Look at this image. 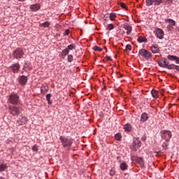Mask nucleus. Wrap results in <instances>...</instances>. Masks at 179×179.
Masks as SVG:
<instances>
[{
  "label": "nucleus",
  "mask_w": 179,
  "mask_h": 179,
  "mask_svg": "<svg viewBox=\"0 0 179 179\" xmlns=\"http://www.w3.org/2000/svg\"><path fill=\"white\" fill-rule=\"evenodd\" d=\"M10 68H11L14 73H17V72H19V69H20V64H19V63H15L12 64Z\"/></svg>",
  "instance_id": "12"
},
{
  "label": "nucleus",
  "mask_w": 179,
  "mask_h": 179,
  "mask_svg": "<svg viewBox=\"0 0 179 179\" xmlns=\"http://www.w3.org/2000/svg\"><path fill=\"white\" fill-rule=\"evenodd\" d=\"M166 22L169 23V26H176V21L171 19L166 20Z\"/></svg>",
  "instance_id": "30"
},
{
  "label": "nucleus",
  "mask_w": 179,
  "mask_h": 179,
  "mask_svg": "<svg viewBox=\"0 0 179 179\" xmlns=\"http://www.w3.org/2000/svg\"><path fill=\"white\" fill-rule=\"evenodd\" d=\"M175 61H176V64H179V57H177V58L176 59Z\"/></svg>",
  "instance_id": "47"
},
{
  "label": "nucleus",
  "mask_w": 179,
  "mask_h": 179,
  "mask_svg": "<svg viewBox=\"0 0 179 179\" xmlns=\"http://www.w3.org/2000/svg\"><path fill=\"white\" fill-rule=\"evenodd\" d=\"M52 95H51V94H48L46 95V100L48 101V103L51 106V104H52V101L51 100V97Z\"/></svg>",
  "instance_id": "23"
},
{
  "label": "nucleus",
  "mask_w": 179,
  "mask_h": 179,
  "mask_svg": "<svg viewBox=\"0 0 179 179\" xmlns=\"http://www.w3.org/2000/svg\"><path fill=\"white\" fill-rule=\"evenodd\" d=\"M17 122L18 123V125H23V124L27 122V117H22V118H19L17 119Z\"/></svg>",
  "instance_id": "14"
},
{
  "label": "nucleus",
  "mask_w": 179,
  "mask_h": 179,
  "mask_svg": "<svg viewBox=\"0 0 179 179\" xmlns=\"http://www.w3.org/2000/svg\"><path fill=\"white\" fill-rule=\"evenodd\" d=\"M142 141H146V137L145 136H143V137H142Z\"/></svg>",
  "instance_id": "48"
},
{
  "label": "nucleus",
  "mask_w": 179,
  "mask_h": 179,
  "mask_svg": "<svg viewBox=\"0 0 179 179\" xmlns=\"http://www.w3.org/2000/svg\"><path fill=\"white\" fill-rule=\"evenodd\" d=\"M127 169H128V165L127 164V163L123 162L120 164L121 170H122L124 171V170H127Z\"/></svg>",
  "instance_id": "25"
},
{
  "label": "nucleus",
  "mask_w": 179,
  "mask_h": 179,
  "mask_svg": "<svg viewBox=\"0 0 179 179\" xmlns=\"http://www.w3.org/2000/svg\"><path fill=\"white\" fill-rule=\"evenodd\" d=\"M8 101L9 103H10V104H13V106H17L20 103L19 96H17V94L15 93H13L10 95Z\"/></svg>",
  "instance_id": "2"
},
{
  "label": "nucleus",
  "mask_w": 179,
  "mask_h": 179,
  "mask_svg": "<svg viewBox=\"0 0 179 179\" xmlns=\"http://www.w3.org/2000/svg\"><path fill=\"white\" fill-rule=\"evenodd\" d=\"M145 3L147 6H151L155 3V0H145Z\"/></svg>",
  "instance_id": "27"
},
{
  "label": "nucleus",
  "mask_w": 179,
  "mask_h": 179,
  "mask_svg": "<svg viewBox=\"0 0 179 179\" xmlns=\"http://www.w3.org/2000/svg\"><path fill=\"white\" fill-rule=\"evenodd\" d=\"M138 55L145 59H150L152 57V53L146 49H141L138 52Z\"/></svg>",
  "instance_id": "3"
},
{
  "label": "nucleus",
  "mask_w": 179,
  "mask_h": 179,
  "mask_svg": "<svg viewBox=\"0 0 179 179\" xmlns=\"http://www.w3.org/2000/svg\"><path fill=\"white\" fill-rule=\"evenodd\" d=\"M93 50H94V51H99V52L103 51V48H100L99 46H94L93 48Z\"/></svg>",
  "instance_id": "37"
},
{
  "label": "nucleus",
  "mask_w": 179,
  "mask_h": 179,
  "mask_svg": "<svg viewBox=\"0 0 179 179\" xmlns=\"http://www.w3.org/2000/svg\"><path fill=\"white\" fill-rule=\"evenodd\" d=\"M156 37L157 38H159V40H162L164 37V32L163 31V29L157 28L155 31H154Z\"/></svg>",
  "instance_id": "8"
},
{
  "label": "nucleus",
  "mask_w": 179,
  "mask_h": 179,
  "mask_svg": "<svg viewBox=\"0 0 179 179\" xmlns=\"http://www.w3.org/2000/svg\"><path fill=\"white\" fill-rule=\"evenodd\" d=\"M136 163H138L141 167H143L145 166V162H143V159L141 157H138Z\"/></svg>",
  "instance_id": "18"
},
{
  "label": "nucleus",
  "mask_w": 179,
  "mask_h": 179,
  "mask_svg": "<svg viewBox=\"0 0 179 179\" xmlns=\"http://www.w3.org/2000/svg\"><path fill=\"white\" fill-rule=\"evenodd\" d=\"M167 30H169V31H173L174 30V27H173V25H168Z\"/></svg>",
  "instance_id": "41"
},
{
  "label": "nucleus",
  "mask_w": 179,
  "mask_h": 179,
  "mask_svg": "<svg viewBox=\"0 0 179 179\" xmlns=\"http://www.w3.org/2000/svg\"><path fill=\"white\" fill-rule=\"evenodd\" d=\"M162 148L166 150V149H169V141H165L162 144Z\"/></svg>",
  "instance_id": "35"
},
{
  "label": "nucleus",
  "mask_w": 179,
  "mask_h": 179,
  "mask_svg": "<svg viewBox=\"0 0 179 179\" xmlns=\"http://www.w3.org/2000/svg\"><path fill=\"white\" fill-rule=\"evenodd\" d=\"M160 3H163V0H154V5L155 6H159Z\"/></svg>",
  "instance_id": "32"
},
{
  "label": "nucleus",
  "mask_w": 179,
  "mask_h": 179,
  "mask_svg": "<svg viewBox=\"0 0 179 179\" xmlns=\"http://www.w3.org/2000/svg\"><path fill=\"white\" fill-rule=\"evenodd\" d=\"M8 111L11 115H19L20 114V110H19V108L15 106H10L8 107Z\"/></svg>",
  "instance_id": "7"
},
{
  "label": "nucleus",
  "mask_w": 179,
  "mask_h": 179,
  "mask_svg": "<svg viewBox=\"0 0 179 179\" xmlns=\"http://www.w3.org/2000/svg\"><path fill=\"white\" fill-rule=\"evenodd\" d=\"M23 55H24V52L22 48H17L13 52V58H15V59H20V58H23Z\"/></svg>",
  "instance_id": "5"
},
{
  "label": "nucleus",
  "mask_w": 179,
  "mask_h": 179,
  "mask_svg": "<svg viewBox=\"0 0 179 179\" xmlns=\"http://www.w3.org/2000/svg\"><path fill=\"white\" fill-rule=\"evenodd\" d=\"M114 174H115V172L113 170H110V176H111L113 177V176H114Z\"/></svg>",
  "instance_id": "45"
},
{
  "label": "nucleus",
  "mask_w": 179,
  "mask_h": 179,
  "mask_svg": "<svg viewBox=\"0 0 179 179\" xmlns=\"http://www.w3.org/2000/svg\"><path fill=\"white\" fill-rule=\"evenodd\" d=\"M151 94L154 99H158L159 98V92L156 90H152L151 91Z\"/></svg>",
  "instance_id": "21"
},
{
  "label": "nucleus",
  "mask_w": 179,
  "mask_h": 179,
  "mask_svg": "<svg viewBox=\"0 0 179 179\" xmlns=\"http://www.w3.org/2000/svg\"><path fill=\"white\" fill-rule=\"evenodd\" d=\"M168 64L169 61H167L166 58H162L158 61V64L161 66V68H166Z\"/></svg>",
  "instance_id": "11"
},
{
  "label": "nucleus",
  "mask_w": 179,
  "mask_h": 179,
  "mask_svg": "<svg viewBox=\"0 0 179 179\" xmlns=\"http://www.w3.org/2000/svg\"><path fill=\"white\" fill-rule=\"evenodd\" d=\"M123 27H124V30H127V36H129V34H131V33L132 31V27L131 25L126 24V25H124Z\"/></svg>",
  "instance_id": "16"
},
{
  "label": "nucleus",
  "mask_w": 179,
  "mask_h": 179,
  "mask_svg": "<svg viewBox=\"0 0 179 179\" xmlns=\"http://www.w3.org/2000/svg\"><path fill=\"white\" fill-rule=\"evenodd\" d=\"M75 48H76V46L75 45H69L67 48L62 51V52L59 54V57H61L62 58L66 57V55H69V51H72V50H75Z\"/></svg>",
  "instance_id": "1"
},
{
  "label": "nucleus",
  "mask_w": 179,
  "mask_h": 179,
  "mask_svg": "<svg viewBox=\"0 0 179 179\" xmlns=\"http://www.w3.org/2000/svg\"><path fill=\"white\" fill-rule=\"evenodd\" d=\"M122 138V136H121V133H117L115 135V138L116 141H121V138Z\"/></svg>",
  "instance_id": "33"
},
{
  "label": "nucleus",
  "mask_w": 179,
  "mask_h": 179,
  "mask_svg": "<svg viewBox=\"0 0 179 179\" xmlns=\"http://www.w3.org/2000/svg\"><path fill=\"white\" fill-rule=\"evenodd\" d=\"M8 1H10V0H8Z\"/></svg>",
  "instance_id": "52"
},
{
  "label": "nucleus",
  "mask_w": 179,
  "mask_h": 179,
  "mask_svg": "<svg viewBox=\"0 0 179 179\" xmlns=\"http://www.w3.org/2000/svg\"><path fill=\"white\" fill-rule=\"evenodd\" d=\"M151 51L153 54H157V52H160V49H159V45H152L151 46Z\"/></svg>",
  "instance_id": "13"
},
{
  "label": "nucleus",
  "mask_w": 179,
  "mask_h": 179,
  "mask_svg": "<svg viewBox=\"0 0 179 179\" xmlns=\"http://www.w3.org/2000/svg\"><path fill=\"white\" fill-rule=\"evenodd\" d=\"M8 169V166L6 164H0V172L5 171Z\"/></svg>",
  "instance_id": "26"
},
{
  "label": "nucleus",
  "mask_w": 179,
  "mask_h": 179,
  "mask_svg": "<svg viewBox=\"0 0 179 179\" xmlns=\"http://www.w3.org/2000/svg\"><path fill=\"white\" fill-rule=\"evenodd\" d=\"M32 150L34 152H37V150H38V148H37V145H34L32 148Z\"/></svg>",
  "instance_id": "44"
},
{
  "label": "nucleus",
  "mask_w": 179,
  "mask_h": 179,
  "mask_svg": "<svg viewBox=\"0 0 179 179\" xmlns=\"http://www.w3.org/2000/svg\"><path fill=\"white\" fill-rule=\"evenodd\" d=\"M124 129L126 131V132H131V131H132V126L131 124H126L124 126Z\"/></svg>",
  "instance_id": "19"
},
{
  "label": "nucleus",
  "mask_w": 179,
  "mask_h": 179,
  "mask_svg": "<svg viewBox=\"0 0 179 179\" xmlns=\"http://www.w3.org/2000/svg\"><path fill=\"white\" fill-rule=\"evenodd\" d=\"M0 179H6V178L1 176L0 177Z\"/></svg>",
  "instance_id": "49"
},
{
  "label": "nucleus",
  "mask_w": 179,
  "mask_h": 179,
  "mask_svg": "<svg viewBox=\"0 0 179 179\" xmlns=\"http://www.w3.org/2000/svg\"><path fill=\"white\" fill-rule=\"evenodd\" d=\"M164 2V3H172L173 0H162V3Z\"/></svg>",
  "instance_id": "43"
},
{
  "label": "nucleus",
  "mask_w": 179,
  "mask_h": 179,
  "mask_svg": "<svg viewBox=\"0 0 179 179\" xmlns=\"http://www.w3.org/2000/svg\"><path fill=\"white\" fill-rule=\"evenodd\" d=\"M161 136L166 142H169L170 139H171V131L169 130H162L161 131Z\"/></svg>",
  "instance_id": "6"
},
{
  "label": "nucleus",
  "mask_w": 179,
  "mask_h": 179,
  "mask_svg": "<svg viewBox=\"0 0 179 179\" xmlns=\"http://www.w3.org/2000/svg\"><path fill=\"white\" fill-rule=\"evenodd\" d=\"M19 1H24V0H19Z\"/></svg>",
  "instance_id": "51"
},
{
  "label": "nucleus",
  "mask_w": 179,
  "mask_h": 179,
  "mask_svg": "<svg viewBox=\"0 0 179 179\" xmlns=\"http://www.w3.org/2000/svg\"><path fill=\"white\" fill-rule=\"evenodd\" d=\"M158 153H162V151H159Z\"/></svg>",
  "instance_id": "50"
},
{
  "label": "nucleus",
  "mask_w": 179,
  "mask_h": 179,
  "mask_svg": "<svg viewBox=\"0 0 179 179\" xmlns=\"http://www.w3.org/2000/svg\"><path fill=\"white\" fill-rule=\"evenodd\" d=\"M120 6L123 9H125V10H128V6H127V4H125L124 3H120Z\"/></svg>",
  "instance_id": "38"
},
{
  "label": "nucleus",
  "mask_w": 179,
  "mask_h": 179,
  "mask_svg": "<svg viewBox=\"0 0 179 179\" xmlns=\"http://www.w3.org/2000/svg\"><path fill=\"white\" fill-rule=\"evenodd\" d=\"M30 9H31L34 12H36L40 9V5L38 3L32 4L30 6Z\"/></svg>",
  "instance_id": "17"
},
{
  "label": "nucleus",
  "mask_w": 179,
  "mask_h": 179,
  "mask_svg": "<svg viewBox=\"0 0 179 179\" xmlns=\"http://www.w3.org/2000/svg\"><path fill=\"white\" fill-rule=\"evenodd\" d=\"M59 139L64 148H71V146H72V139L65 138L62 136L59 137Z\"/></svg>",
  "instance_id": "4"
},
{
  "label": "nucleus",
  "mask_w": 179,
  "mask_h": 179,
  "mask_svg": "<svg viewBox=\"0 0 179 179\" xmlns=\"http://www.w3.org/2000/svg\"><path fill=\"white\" fill-rule=\"evenodd\" d=\"M67 61L68 62H72L73 61V55H69L67 57Z\"/></svg>",
  "instance_id": "36"
},
{
  "label": "nucleus",
  "mask_w": 179,
  "mask_h": 179,
  "mask_svg": "<svg viewBox=\"0 0 179 179\" xmlns=\"http://www.w3.org/2000/svg\"><path fill=\"white\" fill-rule=\"evenodd\" d=\"M48 85H43L41 87V93H43V94H45V93H47V92H48Z\"/></svg>",
  "instance_id": "20"
},
{
  "label": "nucleus",
  "mask_w": 179,
  "mask_h": 179,
  "mask_svg": "<svg viewBox=\"0 0 179 179\" xmlns=\"http://www.w3.org/2000/svg\"><path fill=\"white\" fill-rule=\"evenodd\" d=\"M166 68H167L168 69H176L177 71L178 68V65H175V64H167Z\"/></svg>",
  "instance_id": "22"
},
{
  "label": "nucleus",
  "mask_w": 179,
  "mask_h": 179,
  "mask_svg": "<svg viewBox=\"0 0 179 179\" xmlns=\"http://www.w3.org/2000/svg\"><path fill=\"white\" fill-rule=\"evenodd\" d=\"M148 120H149V115L148 113H143L141 117V122H145V121H148Z\"/></svg>",
  "instance_id": "15"
},
{
  "label": "nucleus",
  "mask_w": 179,
  "mask_h": 179,
  "mask_svg": "<svg viewBox=\"0 0 179 179\" xmlns=\"http://www.w3.org/2000/svg\"><path fill=\"white\" fill-rule=\"evenodd\" d=\"M141 141H139V138H135L133 142V151L136 152L139 148H141Z\"/></svg>",
  "instance_id": "9"
},
{
  "label": "nucleus",
  "mask_w": 179,
  "mask_h": 179,
  "mask_svg": "<svg viewBox=\"0 0 179 179\" xmlns=\"http://www.w3.org/2000/svg\"><path fill=\"white\" fill-rule=\"evenodd\" d=\"M138 158H139V157H136L135 155H132L131 157L132 162H136Z\"/></svg>",
  "instance_id": "40"
},
{
  "label": "nucleus",
  "mask_w": 179,
  "mask_h": 179,
  "mask_svg": "<svg viewBox=\"0 0 179 179\" xmlns=\"http://www.w3.org/2000/svg\"><path fill=\"white\" fill-rule=\"evenodd\" d=\"M114 24H108L107 27H106V30H108V31H110V30H113L114 29Z\"/></svg>",
  "instance_id": "34"
},
{
  "label": "nucleus",
  "mask_w": 179,
  "mask_h": 179,
  "mask_svg": "<svg viewBox=\"0 0 179 179\" xmlns=\"http://www.w3.org/2000/svg\"><path fill=\"white\" fill-rule=\"evenodd\" d=\"M70 32H71V31H70L69 29H66V30L64 32L63 35H64V36H69Z\"/></svg>",
  "instance_id": "42"
},
{
  "label": "nucleus",
  "mask_w": 179,
  "mask_h": 179,
  "mask_svg": "<svg viewBox=\"0 0 179 179\" xmlns=\"http://www.w3.org/2000/svg\"><path fill=\"white\" fill-rule=\"evenodd\" d=\"M115 17H117V14L115 13H110V20H115Z\"/></svg>",
  "instance_id": "29"
},
{
  "label": "nucleus",
  "mask_w": 179,
  "mask_h": 179,
  "mask_svg": "<svg viewBox=\"0 0 179 179\" xmlns=\"http://www.w3.org/2000/svg\"><path fill=\"white\" fill-rule=\"evenodd\" d=\"M137 41H138V43H148V38L140 36L138 38Z\"/></svg>",
  "instance_id": "24"
},
{
  "label": "nucleus",
  "mask_w": 179,
  "mask_h": 179,
  "mask_svg": "<svg viewBox=\"0 0 179 179\" xmlns=\"http://www.w3.org/2000/svg\"><path fill=\"white\" fill-rule=\"evenodd\" d=\"M132 50V46L130 44L126 45L125 51H131Z\"/></svg>",
  "instance_id": "39"
},
{
  "label": "nucleus",
  "mask_w": 179,
  "mask_h": 179,
  "mask_svg": "<svg viewBox=\"0 0 179 179\" xmlns=\"http://www.w3.org/2000/svg\"><path fill=\"white\" fill-rule=\"evenodd\" d=\"M27 76H20L18 77V82L21 86H26V84L27 83Z\"/></svg>",
  "instance_id": "10"
},
{
  "label": "nucleus",
  "mask_w": 179,
  "mask_h": 179,
  "mask_svg": "<svg viewBox=\"0 0 179 179\" xmlns=\"http://www.w3.org/2000/svg\"><path fill=\"white\" fill-rule=\"evenodd\" d=\"M39 26L41 27H49L50 22H45L44 23H40Z\"/></svg>",
  "instance_id": "28"
},
{
  "label": "nucleus",
  "mask_w": 179,
  "mask_h": 179,
  "mask_svg": "<svg viewBox=\"0 0 179 179\" xmlns=\"http://www.w3.org/2000/svg\"><path fill=\"white\" fill-rule=\"evenodd\" d=\"M167 58L169 61H176V59H177V56L169 55L167 56Z\"/></svg>",
  "instance_id": "31"
},
{
  "label": "nucleus",
  "mask_w": 179,
  "mask_h": 179,
  "mask_svg": "<svg viewBox=\"0 0 179 179\" xmlns=\"http://www.w3.org/2000/svg\"><path fill=\"white\" fill-rule=\"evenodd\" d=\"M106 59H108V61H113V59H111L110 56H106Z\"/></svg>",
  "instance_id": "46"
}]
</instances>
